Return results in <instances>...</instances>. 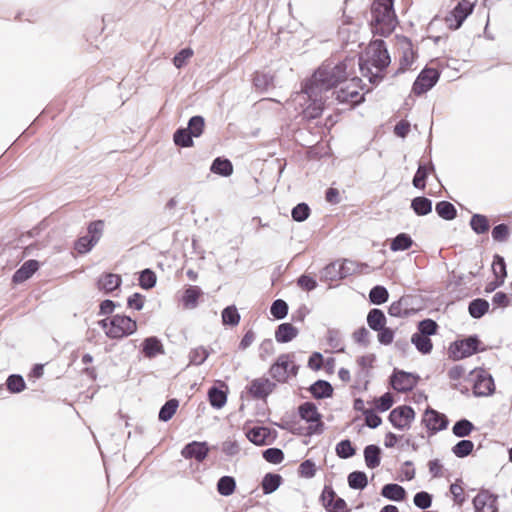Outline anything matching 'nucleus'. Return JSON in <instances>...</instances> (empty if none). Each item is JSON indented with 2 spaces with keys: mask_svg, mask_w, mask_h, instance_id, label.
I'll return each instance as SVG.
<instances>
[{
  "mask_svg": "<svg viewBox=\"0 0 512 512\" xmlns=\"http://www.w3.org/2000/svg\"><path fill=\"white\" fill-rule=\"evenodd\" d=\"M209 452L206 442L193 441L184 446L181 454L186 459H195L198 462L203 461Z\"/></svg>",
  "mask_w": 512,
  "mask_h": 512,
  "instance_id": "obj_16",
  "label": "nucleus"
},
{
  "mask_svg": "<svg viewBox=\"0 0 512 512\" xmlns=\"http://www.w3.org/2000/svg\"><path fill=\"white\" fill-rule=\"evenodd\" d=\"M122 283L121 276L114 273H105L97 280V288L108 294L116 290Z\"/></svg>",
  "mask_w": 512,
  "mask_h": 512,
  "instance_id": "obj_19",
  "label": "nucleus"
},
{
  "mask_svg": "<svg viewBox=\"0 0 512 512\" xmlns=\"http://www.w3.org/2000/svg\"><path fill=\"white\" fill-rule=\"evenodd\" d=\"M209 355L210 352L206 347H196L189 352L190 363L197 366L201 365L206 361Z\"/></svg>",
  "mask_w": 512,
  "mask_h": 512,
  "instance_id": "obj_41",
  "label": "nucleus"
},
{
  "mask_svg": "<svg viewBox=\"0 0 512 512\" xmlns=\"http://www.w3.org/2000/svg\"><path fill=\"white\" fill-rule=\"evenodd\" d=\"M497 495L481 490L473 499L475 512H498Z\"/></svg>",
  "mask_w": 512,
  "mask_h": 512,
  "instance_id": "obj_11",
  "label": "nucleus"
},
{
  "mask_svg": "<svg viewBox=\"0 0 512 512\" xmlns=\"http://www.w3.org/2000/svg\"><path fill=\"white\" fill-rule=\"evenodd\" d=\"M473 5L468 0H461L456 7L445 17L448 28L458 29L465 19L472 13Z\"/></svg>",
  "mask_w": 512,
  "mask_h": 512,
  "instance_id": "obj_8",
  "label": "nucleus"
},
{
  "mask_svg": "<svg viewBox=\"0 0 512 512\" xmlns=\"http://www.w3.org/2000/svg\"><path fill=\"white\" fill-rule=\"evenodd\" d=\"M422 422L432 433L444 430L448 426L447 417L434 409H427L425 411Z\"/></svg>",
  "mask_w": 512,
  "mask_h": 512,
  "instance_id": "obj_12",
  "label": "nucleus"
},
{
  "mask_svg": "<svg viewBox=\"0 0 512 512\" xmlns=\"http://www.w3.org/2000/svg\"><path fill=\"white\" fill-rule=\"evenodd\" d=\"M192 135L191 133L188 131V129H178L175 133H174V142L177 146H180V147H191L193 146V140H192Z\"/></svg>",
  "mask_w": 512,
  "mask_h": 512,
  "instance_id": "obj_44",
  "label": "nucleus"
},
{
  "mask_svg": "<svg viewBox=\"0 0 512 512\" xmlns=\"http://www.w3.org/2000/svg\"><path fill=\"white\" fill-rule=\"evenodd\" d=\"M315 464L311 460H305L299 466V473L302 477L311 478L315 475Z\"/></svg>",
  "mask_w": 512,
  "mask_h": 512,
  "instance_id": "obj_64",
  "label": "nucleus"
},
{
  "mask_svg": "<svg viewBox=\"0 0 512 512\" xmlns=\"http://www.w3.org/2000/svg\"><path fill=\"white\" fill-rule=\"evenodd\" d=\"M389 294L385 287L375 286L370 290L369 298L373 304L381 305L388 300Z\"/></svg>",
  "mask_w": 512,
  "mask_h": 512,
  "instance_id": "obj_43",
  "label": "nucleus"
},
{
  "mask_svg": "<svg viewBox=\"0 0 512 512\" xmlns=\"http://www.w3.org/2000/svg\"><path fill=\"white\" fill-rule=\"evenodd\" d=\"M478 344L479 340L476 337H468L455 342L450 351L455 359H462L474 354L477 351Z\"/></svg>",
  "mask_w": 512,
  "mask_h": 512,
  "instance_id": "obj_13",
  "label": "nucleus"
},
{
  "mask_svg": "<svg viewBox=\"0 0 512 512\" xmlns=\"http://www.w3.org/2000/svg\"><path fill=\"white\" fill-rule=\"evenodd\" d=\"M222 321L225 325H238L240 321V315L235 306H228L222 311Z\"/></svg>",
  "mask_w": 512,
  "mask_h": 512,
  "instance_id": "obj_46",
  "label": "nucleus"
},
{
  "mask_svg": "<svg viewBox=\"0 0 512 512\" xmlns=\"http://www.w3.org/2000/svg\"><path fill=\"white\" fill-rule=\"evenodd\" d=\"M7 388L12 393H20L25 389V381L21 375H10L7 379Z\"/></svg>",
  "mask_w": 512,
  "mask_h": 512,
  "instance_id": "obj_48",
  "label": "nucleus"
},
{
  "mask_svg": "<svg viewBox=\"0 0 512 512\" xmlns=\"http://www.w3.org/2000/svg\"><path fill=\"white\" fill-rule=\"evenodd\" d=\"M367 323L372 330H381L385 326L386 317L380 309L374 308L367 315Z\"/></svg>",
  "mask_w": 512,
  "mask_h": 512,
  "instance_id": "obj_26",
  "label": "nucleus"
},
{
  "mask_svg": "<svg viewBox=\"0 0 512 512\" xmlns=\"http://www.w3.org/2000/svg\"><path fill=\"white\" fill-rule=\"evenodd\" d=\"M417 379L414 375L399 371L394 373L391 379L392 387L399 392H407L414 388Z\"/></svg>",
  "mask_w": 512,
  "mask_h": 512,
  "instance_id": "obj_17",
  "label": "nucleus"
},
{
  "mask_svg": "<svg viewBox=\"0 0 512 512\" xmlns=\"http://www.w3.org/2000/svg\"><path fill=\"white\" fill-rule=\"evenodd\" d=\"M393 405V397L390 393L383 394L380 398L375 401L376 409L380 412L387 411Z\"/></svg>",
  "mask_w": 512,
  "mask_h": 512,
  "instance_id": "obj_61",
  "label": "nucleus"
},
{
  "mask_svg": "<svg viewBox=\"0 0 512 512\" xmlns=\"http://www.w3.org/2000/svg\"><path fill=\"white\" fill-rule=\"evenodd\" d=\"M388 313L390 316L394 317L406 316L407 309L404 307L403 300L400 299L398 301L393 302L388 309Z\"/></svg>",
  "mask_w": 512,
  "mask_h": 512,
  "instance_id": "obj_62",
  "label": "nucleus"
},
{
  "mask_svg": "<svg viewBox=\"0 0 512 512\" xmlns=\"http://www.w3.org/2000/svg\"><path fill=\"white\" fill-rule=\"evenodd\" d=\"M275 383L267 378L254 379L248 387L249 394L256 399H265L275 388Z\"/></svg>",
  "mask_w": 512,
  "mask_h": 512,
  "instance_id": "obj_15",
  "label": "nucleus"
},
{
  "mask_svg": "<svg viewBox=\"0 0 512 512\" xmlns=\"http://www.w3.org/2000/svg\"><path fill=\"white\" fill-rule=\"evenodd\" d=\"M413 502L420 509H427L432 504V497L429 493L421 491L415 494Z\"/></svg>",
  "mask_w": 512,
  "mask_h": 512,
  "instance_id": "obj_56",
  "label": "nucleus"
},
{
  "mask_svg": "<svg viewBox=\"0 0 512 512\" xmlns=\"http://www.w3.org/2000/svg\"><path fill=\"white\" fill-rule=\"evenodd\" d=\"M413 244V240L410 235L406 233L398 234L390 244V249L394 252L404 251L409 249Z\"/></svg>",
  "mask_w": 512,
  "mask_h": 512,
  "instance_id": "obj_32",
  "label": "nucleus"
},
{
  "mask_svg": "<svg viewBox=\"0 0 512 512\" xmlns=\"http://www.w3.org/2000/svg\"><path fill=\"white\" fill-rule=\"evenodd\" d=\"M178 406L179 402L177 399L168 400L159 411V419L164 422L170 420L176 413Z\"/></svg>",
  "mask_w": 512,
  "mask_h": 512,
  "instance_id": "obj_40",
  "label": "nucleus"
},
{
  "mask_svg": "<svg viewBox=\"0 0 512 512\" xmlns=\"http://www.w3.org/2000/svg\"><path fill=\"white\" fill-rule=\"evenodd\" d=\"M494 390V383L491 377L479 379L475 384V393L478 395H489Z\"/></svg>",
  "mask_w": 512,
  "mask_h": 512,
  "instance_id": "obj_52",
  "label": "nucleus"
},
{
  "mask_svg": "<svg viewBox=\"0 0 512 512\" xmlns=\"http://www.w3.org/2000/svg\"><path fill=\"white\" fill-rule=\"evenodd\" d=\"M104 230L102 220L93 221L88 226V235L80 237L75 243V249L80 254L89 252L100 240Z\"/></svg>",
  "mask_w": 512,
  "mask_h": 512,
  "instance_id": "obj_5",
  "label": "nucleus"
},
{
  "mask_svg": "<svg viewBox=\"0 0 512 512\" xmlns=\"http://www.w3.org/2000/svg\"><path fill=\"white\" fill-rule=\"evenodd\" d=\"M365 423L368 427L375 429L381 425V418L372 410L364 411Z\"/></svg>",
  "mask_w": 512,
  "mask_h": 512,
  "instance_id": "obj_63",
  "label": "nucleus"
},
{
  "mask_svg": "<svg viewBox=\"0 0 512 512\" xmlns=\"http://www.w3.org/2000/svg\"><path fill=\"white\" fill-rule=\"evenodd\" d=\"M489 309V303L487 300L482 298L474 299L470 302L468 311L469 314L476 319L481 318Z\"/></svg>",
  "mask_w": 512,
  "mask_h": 512,
  "instance_id": "obj_30",
  "label": "nucleus"
},
{
  "mask_svg": "<svg viewBox=\"0 0 512 512\" xmlns=\"http://www.w3.org/2000/svg\"><path fill=\"white\" fill-rule=\"evenodd\" d=\"M139 284L143 289H150L156 284V275L150 269H145L139 277Z\"/></svg>",
  "mask_w": 512,
  "mask_h": 512,
  "instance_id": "obj_54",
  "label": "nucleus"
},
{
  "mask_svg": "<svg viewBox=\"0 0 512 512\" xmlns=\"http://www.w3.org/2000/svg\"><path fill=\"white\" fill-rule=\"evenodd\" d=\"M348 484L352 489L363 490L368 484V479L364 472L354 471L348 475Z\"/></svg>",
  "mask_w": 512,
  "mask_h": 512,
  "instance_id": "obj_35",
  "label": "nucleus"
},
{
  "mask_svg": "<svg viewBox=\"0 0 512 512\" xmlns=\"http://www.w3.org/2000/svg\"><path fill=\"white\" fill-rule=\"evenodd\" d=\"M365 464L370 469L377 468L381 463V449L374 444L364 448Z\"/></svg>",
  "mask_w": 512,
  "mask_h": 512,
  "instance_id": "obj_21",
  "label": "nucleus"
},
{
  "mask_svg": "<svg viewBox=\"0 0 512 512\" xmlns=\"http://www.w3.org/2000/svg\"><path fill=\"white\" fill-rule=\"evenodd\" d=\"M509 237V228L506 224H499L492 230V238L497 242H505Z\"/></svg>",
  "mask_w": 512,
  "mask_h": 512,
  "instance_id": "obj_59",
  "label": "nucleus"
},
{
  "mask_svg": "<svg viewBox=\"0 0 512 512\" xmlns=\"http://www.w3.org/2000/svg\"><path fill=\"white\" fill-rule=\"evenodd\" d=\"M298 335V330L291 323H282L275 331V339L279 343L292 341Z\"/></svg>",
  "mask_w": 512,
  "mask_h": 512,
  "instance_id": "obj_20",
  "label": "nucleus"
},
{
  "mask_svg": "<svg viewBox=\"0 0 512 512\" xmlns=\"http://www.w3.org/2000/svg\"><path fill=\"white\" fill-rule=\"evenodd\" d=\"M105 334L111 339H121L133 334L137 330V323L131 317L116 314L111 318L99 321Z\"/></svg>",
  "mask_w": 512,
  "mask_h": 512,
  "instance_id": "obj_4",
  "label": "nucleus"
},
{
  "mask_svg": "<svg viewBox=\"0 0 512 512\" xmlns=\"http://www.w3.org/2000/svg\"><path fill=\"white\" fill-rule=\"evenodd\" d=\"M390 64V56L382 40L372 42L365 51V59L360 58L358 65L362 75L369 78L371 83L382 79V72Z\"/></svg>",
  "mask_w": 512,
  "mask_h": 512,
  "instance_id": "obj_2",
  "label": "nucleus"
},
{
  "mask_svg": "<svg viewBox=\"0 0 512 512\" xmlns=\"http://www.w3.org/2000/svg\"><path fill=\"white\" fill-rule=\"evenodd\" d=\"M474 448V443L470 440H461L452 447L453 454L458 458L468 456Z\"/></svg>",
  "mask_w": 512,
  "mask_h": 512,
  "instance_id": "obj_42",
  "label": "nucleus"
},
{
  "mask_svg": "<svg viewBox=\"0 0 512 512\" xmlns=\"http://www.w3.org/2000/svg\"><path fill=\"white\" fill-rule=\"evenodd\" d=\"M293 220L297 222L305 221L310 215V208L306 203H299L291 212Z\"/></svg>",
  "mask_w": 512,
  "mask_h": 512,
  "instance_id": "obj_53",
  "label": "nucleus"
},
{
  "mask_svg": "<svg viewBox=\"0 0 512 512\" xmlns=\"http://www.w3.org/2000/svg\"><path fill=\"white\" fill-rule=\"evenodd\" d=\"M439 73L435 69H424L415 80L412 90L421 95L430 90L438 81Z\"/></svg>",
  "mask_w": 512,
  "mask_h": 512,
  "instance_id": "obj_10",
  "label": "nucleus"
},
{
  "mask_svg": "<svg viewBox=\"0 0 512 512\" xmlns=\"http://www.w3.org/2000/svg\"><path fill=\"white\" fill-rule=\"evenodd\" d=\"M361 89V79L354 76L336 92V99L341 103L358 104L364 99L360 94Z\"/></svg>",
  "mask_w": 512,
  "mask_h": 512,
  "instance_id": "obj_6",
  "label": "nucleus"
},
{
  "mask_svg": "<svg viewBox=\"0 0 512 512\" xmlns=\"http://www.w3.org/2000/svg\"><path fill=\"white\" fill-rule=\"evenodd\" d=\"M470 227L476 234H484L489 230V221L486 216L474 214L470 220Z\"/></svg>",
  "mask_w": 512,
  "mask_h": 512,
  "instance_id": "obj_36",
  "label": "nucleus"
},
{
  "mask_svg": "<svg viewBox=\"0 0 512 512\" xmlns=\"http://www.w3.org/2000/svg\"><path fill=\"white\" fill-rule=\"evenodd\" d=\"M336 454L343 459L350 458L355 455V448L350 440H342L336 445Z\"/></svg>",
  "mask_w": 512,
  "mask_h": 512,
  "instance_id": "obj_47",
  "label": "nucleus"
},
{
  "mask_svg": "<svg viewBox=\"0 0 512 512\" xmlns=\"http://www.w3.org/2000/svg\"><path fill=\"white\" fill-rule=\"evenodd\" d=\"M263 458L272 464H279L284 459V453L278 448H268L263 452Z\"/></svg>",
  "mask_w": 512,
  "mask_h": 512,
  "instance_id": "obj_55",
  "label": "nucleus"
},
{
  "mask_svg": "<svg viewBox=\"0 0 512 512\" xmlns=\"http://www.w3.org/2000/svg\"><path fill=\"white\" fill-rule=\"evenodd\" d=\"M310 392L315 398L322 399L330 397L333 393V388L329 382L318 380L310 387Z\"/></svg>",
  "mask_w": 512,
  "mask_h": 512,
  "instance_id": "obj_27",
  "label": "nucleus"
},
{
  "mask_svg": "<svg viewBox=\"0 0 512 512\" xmlns=\"http://www.w3.org/2000/svg\"><path fill=\"white\" fill-rule=\"evenodd\" d=\"M270 312L274 318L283 319L287 316L288 305L284 300L277 299L272 303Z\"/></svg>",
  "mask_w": 512,
  "mask_h": 512,
  "instance_id": "obj_50",
  "label": "nucleus"
},
{
  "mask_svg": "<svg viewBox=\"0 0 512 512\" xmlns=\"http://www.w3.org/2000/svg\"><path fill=\"white\" fill-rule=\"evenodd\" d=\"M435 210L437 214L445 220H453L457 215L456 208L448 201L438 202Z\"/></svg>",
  "mask_w": 512,
  "mask_h": 512,
  "instance_id": "obj_33",
  "label": "nucleus"
},
{
  "mask_svg": "<svg viewBox=\"0 0 512 512\" xmlns=\"http://www.w3.org/2000/svg\"><path fill=\"white\" fill-rule=\"evenodd\" d=\"M428 175V169L424 165H419L417 172L413 178V185L415 188L424 189L425 181Z\"/></svg>",
  "mask_w": 512,
  "mask_h": 512,
  "instance_id": "obj_58",
  "label": "nucleus"
},
{
  "mask_svg": "<svg viewBox=\"0 0 512 512\" xmlns=\"http://www.w3.org/2000/svg\"><path fill=\"white\" fill-rule=\"evenodd\" d=\"M383 497L392 501H402L406 496L405 489L398 484H386L381 490Z\"/></svg>",
  "mask_w": 512,
  "mask_h": 512,
  "instance_id": "obj_24",
  "label": "nucleus"
},
{
  "mask_svg": "<svg viewBox=\"0 0 512 512\" xmlns=\"http://www.w3.org/2000/svg\"><path fill=\"white\" fill-rule=\"evenodd\" d=\"M492 270H493V273L496 278L505 280V278L507 276V271H506V263L502 256H500L498 254L494 255Z\"/></svg>",
  "mask_w": 512,
  "mask_h": 512,
  "instance_id": "obj_49",
  "label": "nucleus"
},
{
  "mask_svg": "<svg viewBox=\"0 0 512 512\" xmlns=\"http://www.w3.org/2000/svg\"><path fill=\"white\" fill-rule=\"evenodd\" d=\"M411 342L416 346L417 350L423 354L430 353L433 347L429 337L419 333H415L412 336Z\"/></svg>",
  "mask_w": 512,
  "mask_h": 512,
  "instance_id": "obj_37",
  "label": "nucleus"
},
{
  "mask_svg": "<svg viewBox=\"0 0 512 512\" xmlns=\"http://www.w3.org/2000/svg\"><path fill=\"white\" fill-rule=\"evenodd\" d=\"M211 172L228 177L233 173V165L228 159L216 158L210 168Z\"/></svg>",
  "mask_w": 512,
  "mask_h": 512,
  "instance_id": "obj_28",
  "label": "nucleus"
},
{
  "mask_svg": "<svg viewBox=\"0 0 512 512\" xmlns=\"http://www.w3.org/2000/svg\"><path fill=\"white\" fill-rule=\"evenodd\" d=\"M437 323L431 319H425L421 322H419L418 330L419 334L430 336L436 333L437 331Z\"/></svg>",
  "mask_w": 512,
  "mask_h": 512,
  "instance_id": "obj_57",
  "label": "nucleus"
},
{
  "mask_svg": "<svg viewBox=\"0 0 512 512\" xmlns=\"http://www.w3.org/2000/svg\"><path fill=\"white\" fill-rule=\"evenodd\" d=\"M388 419L396 429L405 431L414 421L415 412L410 406H398L390 412Z\"/></svg>",
  "mask_w": 512,
  "mask_h": 512,
  "instance_id": "obj_7",
  "label": "nucleus"
},
{
  "mask_svg": "<svg viewBox=\"0 0 512 512\" xmlns=\"http://www.w3.org/2000/svg\"><path fill=\"white\" fill-rule=\"evenodd\" d=\"M269 434V429L266 427H253L247 432V438L256 445H264Z\"/></svg>",
  "mask_w": 512,
  "mask_h": 512,
  "instance_id": "obj_31",
  "label": "nucleus"
},
{
  "mask_svg": "<svg viewBox=\"0 0 512 512\" xmlns=\"http://www.w3.org/2000/svg\"><path fill=\"white\" fill-rule=\"evenodd\" d=\"M326 340L333 350L336 352H344V346L339 331L334 329L328 330Z\"/></svg>",
  "mask_w": 512,
  "mask_h": 512,
  "instance_id": "obj_45",
  "label": "nucleus"
},
{
  "mask_svg": "<svg viewBox=\"0 0 512 512\" xmlns=\"http://www.w3.org/2000/svg\"><path fill=\"white\" fill-rule=\"evenodd\" d=\"M371 15L373 31L381 36L391 34L397 25L393 0H375L371 5Z\"/></svg>",
  "mask_w": 512,
  "mask_h": 512,
  "instance_id": "obj_3",
  "label": "nucleus"
},
{
  "mask_svg": "<svg viewBox=\"0 0 512 512\" xmlns=\"http://www.w3.org/2000/svg\"><path fill=\"white\" fill-rule=\"evenodd\" d=\"M270 375L277 382L283 383L285 382L290 374H297V367L292 365L290 368V355L289 354H281L277 361L271 366Z\"/></svg>",
  "mask_w": 512,
  "mask_h": 512,
  "instance_id": "obj_9",
  "label": "nucleus"
},
{
  "mask_svg": "<svg viewBox=\"0 0 512 512\" xmlns=\"http://www.w3.org/2000/svg\"><path fill=\"white\" fill-rule=\"evenodd\" d=\"M202 290L198 286H189L183 293L182 303L186 309H194L198 305V299Z\"/></svg>",
  "mask_w": 512,
  "mask_h": 512,
  "instance_id": "obj_23",
  "label": "nucleus"
},
{
  "mask_svg": "<svg viewBox=\"0 0 512 512\" xmlns=\"http://www.w3.org/2000/svg\"><path fill=\"white\" fill-rule=\"evenodd\" d=\"M193 56V50L190 48L182 49L174 58L173 63L177 68H181L186 64V61Z\"/></svg>",
  "mask_w": 512,
  "mask_h": 512,
  "instance_id": "obj_60",
  "label": "nucleus"
},
{
  "mask_svg": "<svg viewBox=\"0 0 512 512\" xmlns=\"http://www.w3.org/2000/svg\"><path fill=\"white\" fill-rule=\"evenodd\" d=\"M236 488V482L231 476H223L218 480L217 490L222 496L233 494Z\"/></svg>",
  "mask_w": 512,
  "mask_h": 512,
  "instance_id": "obj_38",
  "label": "nucleus"
},
{
  "mask_svg": "<svg viewBox=\"0 0 512 512\" xmlns=\"http://www.w3.org/2000/svg\"><path fill=\"white\" fill-rule=\"evenodd\" d=\"M299 415L300 417L305 420L306 422L310 423H316V426L313 428L312 426L310 429L313 433H321L323 423L320 421L321 415L317 411V407L315 404L311 402H305L302 405L299 406Z\"/></svg>",
  "mask_w": 512,
  "mask_h": 512,
  "instance_id": "obj_14",
  "label": "nucleus"
},
{
  "mask_svg": "<svg viewBox=\"0 0 512 512\" xmlns=\"http://www.w3.org/2000/svg\"><path fill=\"white\" fill-rule=\"evenodd\" d=\"M282 482V477L279 474L267 473L261 483L264 494H271L276 491Z\"/></svg>",
  "mask_w": 512,
  "mask_h": 512,
  "instance_id": "obj_25",
  "label": "nucleus"
},
{
  "mask_svg": "<svg viewBox=\"0 0 512 512\" xmlns=\"http://www.w3.org/2000/svg\"><path fill=\"white\" fill-rule=\"evenodd\" d=\"M473 430V423L467 419H461L457 421L452 428L453 434L459 438L469 436Z\"/></svg>",
  "mask_w": 512,
  "mask_h": 512,
  "instance_id": "obj_39",
  "label": "nucleus"
},
{
  "mask_svg": "<svg viewBox=\"0 0 512 512\" xmlns=\"http://www.w3.org/2000/svg\"><path fill=\"white\" fill-rule=\"evenodd\" d=\"M204 118L202 116H193L188 123V131L193 137H199L204 129Z\"/></svg>",
  "mask_w": 512,
  "mask_h": 512,
  "instance_id": "obj_51",
  "label": "nucleus"
},
{
  "mask_svg": "<svg viewBox=\"0 0 512 512\" xmlns=\"http://www.w3.org/2000/svg\"><path fill=\"white\" fill-rule=\"evenodd\" d=\"M411 208L419 216H425L432 211V201L426 197H415L411 202Z\"/></svg>",
  "mask_w": 512,
  "mask_h": 512,
  "instance_id": "obj_29",
  "label": "nucleus"
},
{
  "mask_svg": "<svg viewBox=\"0 0 512 512\" xmlns=\"http://www.w3.org/2000/svg\"><path fill=\"white\" fill-rule=\"evenodd\" d=\"M355 65L354 58H347L335 66L323 64L318 68L302 91L297 93V97L305 98L306 95L311 101L304 110L307 118H316L321 115L324 106L321 94L329 91L338 83L345 82L354 73Z\"/></svg>",
  "mask_w": 512,
  "mask_h": 512,
  "instance_id": "obj_1",
  "label": "nucleus"
},
{
  "mask_svg": "<svg viewBox=\"0 0 512 512\" xmlns=\"http://www.w3.org/2000/svg\"><path fill=\"white\" fill-rule=\"evenodd\" d=\"M143 353L148 358H153L158 354H163L164 349L161 341L157 337H148L143 341Z\"/></svg>",
  "mask_w": 512,
  "mask_h": 512,
  "instance_id": "obj_22",
  "label": "nucleus"
},
{
  "mask_svg": "<svg viewBox=\"0 0 512 512\" xmlns=\"http://www.w3.org/2000/svg\"><path fill=\"white\" fill-rule=\"evenodd\" d=\"M209 401L212 407L216 409L222 408L227 402V395L224 391L211 387L208 391Z\"/></svg>",
  "mask_w": 512,
  "mask_h": 512,
  "instance_id": "obj_34",
  "label": "nucleus"
},
{
  "mask_svg": "<svg viewBox=\"0 0 512 512\" xmlns=\"http://www.w3.org/2000/svg\"><path fill=\"white\" fill-rule=\"evenodd\" d=\"M39 269V262L37 260H28L22 264V266L16 270L12 277V281L15 284H20L28 280L37 270Z\"/></svg>",
  "mask_w": 512,
  "mask_h": 512,
  "instance_id": "obj_18",
  "label": "nucleus"
}]
</instances>
